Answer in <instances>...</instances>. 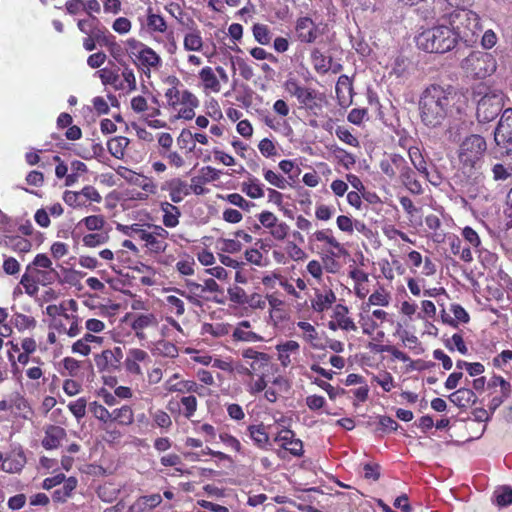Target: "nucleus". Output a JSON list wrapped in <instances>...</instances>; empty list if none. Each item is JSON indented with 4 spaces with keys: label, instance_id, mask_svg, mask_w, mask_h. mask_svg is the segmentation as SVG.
Here are the masks:
<instances>
[{
    "label": "nucleus",
    "instance_id": "f257e3e1",
    "mask_svg": "<svg viewBox=\"0 0 512 512\" xmlns=\"http://www.w3.org/2000/svg\"><path fill=\"white\" fill-rule=\"evenodd\" d=\"M464 96L450 85L433 84L427 87L419 102L422 123L430 128L440 126L445 119L460 114Z\"/></svg>",
    "mask_w": 512,
    "mask_h": 512
},
{
    "label": "nucleus",
    "instance_id": "f03ea898",
    "mask_svg": "<svg viewBox=\"0 0 512 512\" xmlns=\"http://www.w3.org/2000/svg\"><path fill=\"white\" fill-rule=\"evenodd\" d=\"M166 83L170 85L164 93L167 106L175 113L176 119L191 120L195 117V109L199 106V100L188 89H180L182 86L176 76H169Z\"/></svg>",
    "mask_w": 512,
    "mask_h": 512
},
{
    "label": "nucleus",
    "instance_id": "7ed1b4c3",
    "mask_svg": "<svg viewBox=\"0 0 512 512\" xmlns=\"http://www.w3.org/2000/svg\"><path fill=\"white\" fill-rule=\"evenodd\" d=\"M419 49L429 53H446L457 44L453 29L448 25L440 24L424 30L416 37Z\"/></svg>",
    "mask_w": 512,
    "mask_h": 512
},
{
    "label": "nucleus",
    "instance_id": "20e7f679",
    "mask_svg": "<svg viewBox=\"0 0 512 512\" xmlns=\"http://www.w3.org/2000/svg\"><path fill=\"white\" fill-rule=\"evenodd\" d=\"M125 46L127 54L147 79L153 72L161 70L163 60L154 49L135 38L127 39Z\"/></svg>",
    "mask_w": 512,
    "mask_h": 512
},
{
    "label": "nucleus",
    "instance_id": "39448f33",
    "mask_svg": "<svg viewBox=\"0 0 512 512\" xmlns=\"http://www.w3.org/2000/svg\"><path fill=\"white\" fill-rule=\"evenodd\" d=\"M448 21L457 42L463 41L468 44L475 41V35L480 29L479 17L475 12L465 7L459 8L449 15Z\"/></svg>",
    "mask_w": 512,
    "mask_h": 512
},
{
    "label": "nucleus",
    "instance_id": "423d86ee",
    "mask_svg": "<svg viewBox=\"0 0 512 512\" xmlns=\"http://www.w3.org/2000/svg\"><path fill=\"white\" fill-rule=\"evenodd\" d=\"M461 68L470 77L484 79L496 71L497 61L491 53L473 51L461 61Z\"/></svg>",
    "mask_w": 512,
    "mask_h": 512
},
{
    "label": "nucleus",
    "instance_id": "0eeeda50",
    "mask_svg": "<svg viewBox=\"0 0 512 512\" xmlns=\"http://www.w3.org/2000/svg\"><path fill=\"white\" fill-rule=\"evenodd\" d=\"M487 151L485 139L477 134L467 136L459 145L458 159L464 168H476Z\"/></svg>",
    "mask_w": 512,
    "mask_h": 512
},
{
    "label": "nucleus",
    "instance_id": "6e6552de",
    "mask_svg": "<svg viewBox=\"0 0 512 512\" xmlns=\"http://www.w3.org/2000/svg\"><path fill=\"white\" fill-rule=\"evenodd\" d=\"M310 240L320 243L321 255L324 261L347 255L344 245L336 239L331 229L315 231Z\"/></svg>",
    "mask_w": 512,
    "mask_h": 512
},
{
    "label": "nucleus",
    "instance_id": "1a4fd4ad",
    "mask_svg": "<svg viewBox=\"0 0 512 512\" xmlns=\"http://www.w3.org/2000/svg\"><path fill=\"white\" fill-rule=\"evenodd\" d=\"M63 201L70 207L83 208L91 203H100L102 196L95 187L86 185L80 191H65Z\"/></svg>",
    "mask_w": 512,
    "mask_h": 512
},
{
    "label": "nucleus",
    "instance_id": "9d476101",
    "mask_svg": "<svg viewBox=\"0 0 512 512\" xmlns=\"http://www.w3.org/2000/svg\"><path fill=\"white\" fill-rule=\"evenodd\" d=\"M296 327L300 333L298 336L314 350H325L327 344L325 341V333L319 332L314 325L307 321H299Z\"/></svg>",
    "mask_w": 512,
    "mask_h": 512
},
{
    "label": "nucleus",
    "instance_id": "9b49d317",
    "mask_svg": "<svg viewBox=\"0 0 512 512\" xmlns=\"http://www.w3.org/2000/svg\"><path fill=\"white\" fill-rule=\"evenodd\" d=\"M507 146L500 147L501 161L492 166V175L495 181H505L512 177V140L508 139Z\"/></svg>",
    "mask_w": 512,
    "mask_h": 512
},
{
    "label": "nucleus",
    "instance_id": "f8f14e48",
    "mask_svg": "<svg viewBox=\"0 0 512 512\" xmlns=\"http://www.w3.org/2000/svg\"><path fill=\"white\" fill-rule=\"evenodd\" d=\"M394 164L405 187L414 194H420L422 186L414 177L412 169L407 166L406 160L401 155L394 154Z\"/></svg>",
    "mask_w": 512,
    "mask_h": 512
},
{
    "label": "nucleus",
    "instance_id": "ddd939ff",
    "mask_svg": "<svg viewBox=\"0 0 512 512\" xmlns=\"http://www.w3.org/2000/svg\"><path fill=\"white\" fill-rule=\"evenodd\" d=\"M284 89L291 95L296 97L298 102L306 107H310L316 98L313 89L301 86L296 78L289 77L284 82Z\"/></svg>",
    "mask_w": 512,
    "mask_h": 512
},
{
    "label": "nucleus",
    "instance_id": "4468645a",
    "mask_svg": "<svg viewBox=\"0 0 512 512\" xmlns=\"http://www.w3.org/2000/svg\"><path fill=\"white\" fill-rule=\"evenodd\" d=\"M242 357L247 360V375L253 376L263 371L270 362V356L266 353L256 351L253 348H247L242 351Z\"/></svg>",
    "mask_w": 512,
    "mask_h": 512
},
{
    "label": "nucleus",
    "instance_id": "2eb2a0df",
    "mask_svg": "<svg viewBox=\"0 0 512 512\" xmlns=\"http://www.w3.org/2000/svg\"><path fill=\"white\" fill-rule=\"evenodd\" d=\"M161 189L169 193L172 203H180L191 194V187L188 186V182L178 177L165 181Z\"/></svg>",
    "mask_w": 512,
    "mask_h": 512
},
{
    "label": "nucleus",
    "instance_id": "dca6fc26",
    "mask_svg": "<svg viewBox=\"0 0 512 512\" xmlns=\"http://www.w3.org/2000/svg\"><path fill=\"white\" fill-rule=\"evenodd\" d=\"M501 110L500 100L495 95L483 96L477 104V116L484 121L494 119Z\"/></svg>",
    "mask_w": 512,
    "mask_h": 512
},
{
    "label": "nucleus",
    "instance_id": "f3484780",
    "mask_svg": "<svg viewBox=\"0 0 512 512\" xmlns=\"http://www.w3.org/2000/svg\"><path fill=\"white\" fill-rule=\"evenodd\" d=\"M274 441L294 456H301L303 454L302 441L300 439H296L291 430L283 429L279 431L274 438Z\"/></svg>",
    "mask_w": 512,
    "mask_h": 512
},
{
    "label": "nucleus",
    "instance_id": "a211bd4d",
    "mask_svg": "<svg viewBox=\"0 0 512 512\" xmlns=\"http://www.w3.org/2000/svg\"><path fill=\"white\" fill-rule=\"evenodd\" d=\"M149 360L150 356L145 350L139 348H131L127 352L124 366L128 373L133 375H142L140 363H146Z\"/></svg>",
    "mask_w": 512,
    "mask_h": 512
},
{
    "label": "nucleus",
    "instance_id": "6ab92c4d",
    "mask_svg": "<svg viewBox=\"0 0 512 512\" xmlns=\"http://www.w3.org/2000/svg\"><path fill=\"white\" fill-rule=\"evenodd\" d=\"M336 302V295L330 288L314 289V298L311 300V308L317 313L329 310Z\"/></svg>",
    "mask_w": 512,
    "mask_h": 512
},
{
    "label": "nucleus",
    "instance_id": "aec40b11",
    "mask_svg": "<svg viewBox=\"0 0 512 512\" xmlns=\"http://www.w3.org/2000/svg\"><path fill=\"white\" fill-rule=\"evenodd\" d=\"M184 289L175 288L174 291L186 298L191 304L201 306L204 298L203 285L192 280H186Z\"/></svg>",
    "mask_w": 512,
    "mask_h": 512
},
{
    "label": "nucleus",
    "instance_id": "412c9836",
    "mask_svg": "<svg viewBox=\"0 0 512 512\" xmlns=\"http://www.w3.org/2000/svg\"><path fill=\"white\" fill-rule=\"evenodd\" d=\"M179 374L172 375L164 384V388L168 392L180 393H198L201 387L192 380H179Z\"/></svg>",
    "mask_w": 512,
    "mask_h": 512
},
{
    "label": "nucleus",
    "instance_id": "4be33fe9",
    "mask_svg": "<svg viewBox=\"0 0 512 512\" xmlns=\"http://www.w3.org/2000/svg\"><path fill=\"white\" fill-rule=\"evenodd\" d=\"M198 77L205 94L219 93L221 91V82L212 67H203L200 70Z\"/></svg>",
    "mask_w": 512,
    "mask_h": 512
},
{
    "label": "nucleus",
    "instance_id": "5701e85b",
    "mask_svg": "<svg viewBox=\"0 0 512 512\" xmlns=\"http://www.w3.org/2000/svg\"><path fill=\"white\" fill-rule=\"evenodd\" d=\"M0 245L17 253L20 257H23L32 250V242L18 235L0 238Z\"/></svg>",
    "mask_w": 512,
    "mask_h": 512
},
{
    "label": "nucleus",
    "instance_id": "b1692460",
    "mask_svg": "<svg viewBox=\"0 0 512 512\" xmlns=\"http://www.w3.org/2000/svg\"><path fill=\"white\" fill-rule=\"evenodd\" d=\"M298 38L305 43H312L318 37V27L308 17L299 18L296 23Z\"/></svg>",
    "mask_w": 512,
    "mask_h": 512
},
{
    "label": "nucleus",
    "instance_id": "393cba45",
    "mask_svg": "<svg viewBox=\"0 0 512 512\" xmlns=\"http://www.w3.org/2000/svg\"><path fill=\"white\" fill-rule=\"evenodd\" d=\"M251 323L248 320L240 321L232 332V337L235 341L242 342H261L263 337L251 330Z\"/></svg>",
    "mask_w": 512,
    "mask_h": 512
},
{
    "label": "nucleus",
    "instance_id": "a878e982",
    "mask_svg": "<svg viewBox=\"0 0 512 512\" xmlns=\"http://www.w3.org/2000/svg\"><path fill=\"white\" fill-rule=\"evenodd\" d=\"M300 345L295 340H288L276 345L278 360L283 367H288L292 363L291 355L298 354Z\"/></svg>",
    "mask_w": 512,
    "mask_h": 512
},
{
    "label": "nucleus",
    "instance_id": "bb28decb",
    "mask_svg": "<svg viewBox=\"0 0 512 512\" xmlns=\"http://www.w3.org/2000/svg\"><path fill=\"white\" fill-rule=\"evenodd\" d=\"M65 436L66 432L62 427L50 425L45 430L42 446L47 450L56 449L60 446Z\"/></svg>",
    "mask_w": 512,
    "mask_h": 512
},
{
    "label": "nucleus",
    "instance_id": "cd10ccee",
    "mask_svg": "<svg viewBox=\"0 0 512 512\" xmlns=\"http://www.w3.org/2000/svg\"><path fill=\"white\" fill-rule=\"evenodd\" d=\"M338 326L341 327L343 331H356L357 326L353 319L349 317L348 307L342 304H338L333 309V314L331 316Z\"/></svg>",
    "mask_w": 512,
    "mask_h": 512
},
{
    "label": "nucleus",
    "instance_id": "c85d7f7f",
    "mask_svg": "<svg viewBox=\"0 0 512 512\" xmlns=\"http://www.w3.org/2000/svg\"><path fill=\"white\" fill-rule=\"evenodd\" d=\"M358 323L362 329V333L368 336L373 335L380 326V323L371 317V308L362 304L359 308Z\"/></svg>",
    "mask_w": 512,
    "mask_h": 512
},
{
    "label": "nucleus",
    "instance_id": "c756f323",
    "mask_svg": "<svg viewBox=\"0 0 512 512\" xmlns=\"http://www.w3.org/2000/svg\"><path fill=\"white\" fill-rule=\"evenodd\" d=\"M336 96L341 106H348L352 101V83L347 75H341L336 84Z\"/></svg>",
    "mask_w": 512,
    "mask_h": 512
},
{
    "label": "nucleus",
    "instance_id": "7c9ffc66",
    "mask_svg": "<svg viewBox=\"0 0 512 512\" xmlns=\"http://www.w3.org/2000/svg\"><path fill=\"white\" fill-rule=\"evenodd\" d=\"M163 213L162 222L167 228H174L179 224L181 212L179 208L170 202L164 201L160 204Z\"/></svg>",
    "mask_w": 512,
    "mask_h": 512
},
{
    "label": "nucleus",
    "instance_id": "2f4dec72",
    "mask_svg": "<svg viewBox=\"0 0 512 512\" xmlns=\"http://www.w3.org/2000/svg\"><path fill=\"white\" fill-rule=\"evenodd\" d=\"M146 28L150 34H164L167 32L168 26L165 19L161 15L154 13L153 9L148 7L146 15Z\"/></svg>",
    "mask_w": 512,
    "mask_h": 512
},
{
    "label": "nucleus",
    "instance_id": "473e14b6",
    "mask_svg": "<svg viewBox=\"0 0 512 512\" xmlns=\"http://www.w3.org/2000/svg\"><path fill=\"white\" fill-rule=\"evenodd\" d=\"M512 132V109L504 111L498 126L495 130L494 140L497 146L500 147L501 142L505 141V134H511Z\"/></svg>",
    "mask_w": 512,
    "mask_h": 512
},
{
    "label": "nucleus",
    "instance_id": "72a5a7b5",
    "mask_svg": "<svg viewBox=\"0 0 512 512\" xmlns=\"http://www.w3.org/2000/svg\"><path fill=\"white\" fill-rule=\"evenodd\" d=\"M247 432L250 439L258 448L267 449L270 445V438L263 424L250 425Z\"/></svg>",
    "mask_w": 512,
    "mask_h": 512
},
{
    "label": "nucleus",
    "instance_id": "f704fd0d",
    "mask_svg": "<svg viewBox=\"0 0 512 512\" xmlns=\"http://www.w3.org/2000/svg\"><path fill=\"white\" fill-rule=\"evenodd\" d=\"M449 246L451 253L458 256L462 261L471 263L473 261V254L470 247L462 245V241L459 237L453 235L448 237Z\"/></svg>",
    "mask_w": 512,
    "mask_h": 512
},
{
    "label": "nucleus",
    "instance_id": "c9c22d12",
    "mask_svg": "<svg viewBox=\"0 0 512 512\" xmlns=\"http://www.w3.org/2000/svg\"><path fill=\"white\" fill-rule=\"evenodd\" d=\"M111 420L110 424L117 423L119 425L127 426L133 423L134 413L130 406L124 405L110 411Z\"/></svg>",
    "mask_w": 512,
    "mask_h": 512
},
{
    "label": "nucleus",
    "instance_id": "e433bc0d",
    "mask_svg": "<svg viewBox=\"0 0 512 512\" xmlns=\"http://www.w3.org/2000/svg\"><path fill=\"white\" fill-rule=\"evenodd\" d=\"M391 302V294L384 287L379 286L362 305L387 307Z\"/></svg>",
    "mask_w": 512,
    "mask_h": 512
},
{
    "label": "nucleus",
    "instance_id": "4c0bfd02",
    "mask_svg": "<svg viewBox=\"0 0 512 512\" xmlns=\"http://www.w3.org/2000/svg\"><path fill=\"white\" fill-rule=\"evenodd\" d=\"M449 400L458 407H467L475 402L476 395L471 389L461 388L450 394Z\"/></svg>",
    "mask_w": 512,
    "mask_h": 512
},
{
    "label": "nucleus",
    "instance_id": "58836bf2",
    "mask_svg": "<svg viewBox=\"0 0 512 512\" xmlns=\"http://www.w3.org/2000/svg\"><path fill=\"white\" fill-rule=\"evenodd\" d=\"M95 365L98 371H112L118 368L114 356L110 353V349H105L101 353L94 355Z\"/></svg>",
    "mask_w": 512,
    "mask_h": 512
},
{
    "label": "nucleus",
    "instance_id": "ea45409f",
    "mask_svg": "<svg viewBox=\"0 0 512 512\" xmlns=\"http://www.w3.org/2000/svg\"><path fill=\"white\" fill-rule=\"evenodd\" d=\"M122 80L115 84L116 90H122L126 93L133 92L137 89V81L134 71L125 67L121 72Z\"/></svg>",
    "mask_w": 512,
    "mask_h": 512
},
{
    "label": "nucleus",
    "instance_id": "a19ab883",
    "mask_svg": "<svg viewBox=\"0 0 512 512\" xmlns=\"http://www.w3.org/2000/svg\"><path fill=\"white\" fill-rule=\"evenodd\" d=\"M241 191L252 199H259L264 196L263 184L255 177H250L241 184Z\"/></svg>",
    "mask_w": 512,
    "mask_h": 512
},
{
    "label": "nucleus",
    "instance_id": "79ce46f5",
    "mask_svg": "<svg viewBox=\"0 0 512 512\" xmlns=\"http://www.w3.org/2000/svg\"><path fill=\"white\" fill-rule=\"evenodd\" d=\"M203 45L204 42L199 30H192L184 35L183 47L186 51L199 52Z\"/></svg>",
    "mask_w": 512,
    "mask_h": 512
},
{
    "label": "nucleus",
    "instance_id": "37998d69",
    "mask_svg": "<svg viewBox=\"0 0 512 512\" xmlns=\"http://www.w3.org/2000/svg\"><path fill=\"white\" fill-rule=\"evenodd\" d=\"M461 236L467 244L466 247H470L471 251L478 254L482 252L481 238L472 227L465 226L461 231Z\"/></svg>",
    "mask_w": 512,
    "mask_h": 512
},
{
    "label": "nucleus",
    "instance_id": "c03bdc74",
    "mask_svg": "<svg viewBox=\"0 0 512 512\" xmlns=\"http://www.w3.org/2000/svg\"><path fill=\"white\" fill-rule=\"evenodd\" d=\"M408 155L411 163L415 167V169L422 174L424 177H428V169L427 163L418 147H410L408 150Z\"/></svg>",
    "mask_w": 512,
    "mask_h": 512
},
{
    "label": "nucleus",
    "instance_id": "a18cd8bd",
    "mask_svg": "<svg viewBox=\"0 0 512 512\" xmlns=\"http://www.w3.org/2000/svg\"><path fill=\"white\" fill-rule=\"evenodd\" d=\"M106 220L102 215H90L84 217L78 225H84L85 228L91 232L108 231L105 229Z\"/></svg>",
    "mask_w": 512,
    "mask_h": 512
},
{
    "label": "nucleus",
    "instance_id": "49530a36",
    "mask_svg": "<svg viewBox=\"0 0 512 512\" xmlns=\"http://www.w3.org/2000/svg\"><path fill=\"white\" fill-rule=\"evenodd\" d=\"M311 60L314 69L321 74L329 71L331 67V58L325 56L320 50L315 49L311 54Z\"/></svg>",
    "mask_w": 512,
    "mask_h": 512
},
{
    "label": "nucleus",
    "instance_id": "de8ad7c7",
    "mask_svg": "<svg viewBox=\"0 0 512 512\" xmlns=\"http://www.w3.org/2000/svg\"><path fill=\"white\" fill-rule=\"evenodd\" d=\"M230 331L231 326L227 323H205L202 326V334H209L216 338L224 337Z\"/></svg>",
    "mask_w": 512,
    "mask_h": 512
},
{
    "label": "nucleus",
    "instance_id": "09e8293b",
    "mask_svg": "<svg viewBox=\"0 0 512 512\" xmlns=\"http://www.w3.org/2000/svg\"><path fill=\"white\" fill-rule=\"evenodd\" d=\"M109 240V231L92 232L82 238L83 245L89 248H95L107 243Z\"/></svg>",
    "mask_w": 512,
    "mask_h": 512
},
{
    "label": "nucleus",
    "instance_id": "8fccbe9b",
    "mask_svg": "<svg viewBox=\"0 0 512 512\" xmlns=\"http://www.w3.org/2000/svg\"><path fill=\"white\" fill-rule=\"evenodd\" d=\"M25 462V456L20 452L13 458L4 459L1 464V470L8 473H17L24 467Z\"/></svg>",
    "mask_w": 512,
    "mask_h": 512
},
{
    "label": "nucleus",
    "instance_id": "3c124183",
    "mask_svg": "<svg viewBox=\"0 0 512 512\" xmlns=\"http://www.w3.org/2000/svg\"><path fill=\"white\" fill-rule=\"evenodd\" d=\"M196 262L188 254H184L175 265L177 272L182 276H192L195 273Z\"/></svg>",
    "mask_w": 512,
    "mask_h": 512
},
{
    "label": "nucleus",
    "instance_id": "603ef678",
    "mask_svg": "<svg viewBox=\"0 0 512 512\" xmlns=\"http://www.w3.org/2000/svg\"><path fill=\"white\" fill-rule=\"evenodd\" d=\"M155 325H157V319L153 313L138 314L134 317L131 328L133 330H144Z\"/></svg>",
    "mask_w": 512,
    "mask_h": 512
},
{
    "label": "nucleus",
    "instance_id": "864d4df0",
    "mask_svg": "<svg viewBox=\"0 0 512 512\" xmlns=\"http://www.w3.org/2000/svg\"><path fill=\"white\" fill-rule=\"evenodd\" d=\"M129 140L126 137H116L108 142L109 152L116 158L124 156V149L128 146Z\"/></svg>",
    "mask_w": 512,
    "mask_h": 512
},
{
    "label": "nucleus",
    "instance_id": "5fc2aeb1",
    "mask_svg": "<svg viewBox=\"0 0 512 512\" xmlns=\"http://www.w3.org/2000/svg\"><path fill=\"white\" fill-rule=\"evenodd\" d=\"M2 259V270L5 275L16 276L19 274L21 270V265L20 262L15 257L3 254Z\"/></svg>",
    "mask_w": 512,
    "mask_h": 512
},
{
    "label": "nucleus",
    "instance_id": "6e6d98bb",
    "mask_svg": "<svg viewBox=\"0 0 512 512\" xmlns=\"http://www.w3.org/2000/svg\"><path fill=\"white\" fill-rule=\"evenodd\" d=\"M13 324L18 331L32 330L36 327V320L32 316L18 313L13 317Z\"/></svg>",
    "mask_w": 512,
    "mask_h": 512
},
{
    "label": "nucleus",
    "instance_id": "4d7b16f0",
    "mask_svg": "<svg viewBox=\"0 0 512 512\" xmlns=\"http://www.w3.org/2000/svg\"><path fill=\"white\" fill-rule=\"evenodd\" d=\"M154 353L160 356L174 358L178 355V349L173 343L160 340L155 344Z\"/></svg>",
    "mask_w": 512,
    "mask_h": 512
},
{
    "label": "nucleus",
    "instance_id": "13d9d810",
    "mask_svg": "<svg viewBox=\"0 0 512 512\" xmlns=\"http://www.w3.org/2000/svg\"><path fill=\"white\" fill-rule=\"evenodd\" d=\"M146 247L153 253H163L167 248V243L165 240L153 235L152 233H148L146 238L144 239Z\"/></svg>",
    "mask_w": 512,
    "mask_h": 512
},
{
    "label": "nucleus",
    "instance_id": "bf43d9fd",
    "mask_svg": "<svg viewBox=\"0 0 512 512\" xmlns=\"http://www.w3.org/2000/svg\"><path fill=\"white\" fill-rule=\"evenodd\" d=\"M165 303L170 312L180 317L185 313L184 301L176 295H168L165 297Z\"/></svg>",
    "mask_w": 512,
    "mask_h": 512
},
{
    "label": "nucleus",
    "instance_id": "052dcab7",
    "mask_svg": "<svg viewBox=\"0 0 512 512\" xmlns=\"http://www.w3.org/2000/svg\"><path fill=\"white\" fill-rule=\"evenodd\" d=\"M77 25L81 32L89 36H95L97 31L98 20L94 16L89 14L86 19L79 20Z\"/></svg>",
    "mask_w": 512,
    "mask_h": 512
},
{
    "label": "nucleus",
    "instance_id": "680f3d73",
    "mask_svg": "<svg viewBox=\"0 0 512 512\" xmlns=\"http://www.w3.org/2000/svg\"><path fill=\"white\" fill-rule=\"evenodd\" d=\"M263 176L268 183L279 189H285L288 186V181L282 175L272 170L264 169Z\"/></svg>",
    "mask_w": 512,
    "mask_h": 512
},
{
    "label": "nucleus",
    "instance_id": "e2e57ef3",
    "mask_svg": "<svg viewBox=\"0 0 512 512\" xmlns=\"http://www.w3.org/2000/svg\"><path fill=\"white\" fill-rule=\"evenodd\" d=\"M445 345L451 351L457 350L463 355H466L468 353V348L465 345L463 337L460 334H453L450 338H448L445 341Z\"/></svg>",
    "mask_w": 512,
    "mask_h": 512
},
{
    "label": "nucleus",
    "instance_id": "0e129e2a",
    "mask_svg": "<svg viewBox=\"0 0 512 512\" xmlns=\"http://www.w3.org/2000/svg\"><path fill=\"white\" fill-rule=\"evenodd\" d=\"M64 371L61 372L62 375H68L71 377L78 376L81 368V363L75 358L65 357L62 361Z\"/></svg>",
    "mask_w": 512,
    "mask_h": 512
},
{
    "label": "nucleus",
    "instance_id": "69168bd1",
    "mask_svg": "<svg viewBox=\"0 0 512 512\" xmlns=\"http://www.w3.org/2000/svg\"><path fill=\"white\" fill-rule=\"evenodd\" d=\"M89 408L94 417L97 418L99 421L103 422L104 425L108 424L109 421L111 420L110 411L106 409L103 405L97 402H92Z\"/></svg>",
    "mask_w": 512,
    "mask_h": 512
},
{
    "label": "nucleus",
    "instance_id": "338daca9",
    "mask_svg": "<svg viewBox=\"0 0 512 512\" xmlns=\"http://www.w3.org/2000/svg\"><path fill=\"white\" fill-rule=\"evenodd\" d=\"M253 35L255 40L261 45H267L270 43L271 36L266 25L255 24L253 26Z\"/></svg>",
    "mask_w": 512,
    "mask_h": 512
},
{
    "label": "nucleus",
    "instance_id": "774afa93",
    "mask_svg": "<svg viewBox=\"0 0 512 512\" xmlns=\"http://www.w3.org/2000/svg\"><path fill=\"white\" fill-rule=\"evenodd\" d=\"M495 499L499 506H507L512 503V489L501 487L495 491Z\"/></svg>",
    "mask_w": 512,
    "mask_h": 512
}]
</instances>
